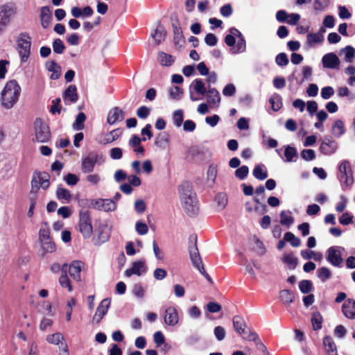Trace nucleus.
Masks as SVG:
<instances>
[{
  "instance_id": "f257e3e1",
  "label": "nucleus",
  "mask_w": 355,
  "mask_h": 355,
  "mask_svg": "<svg viewBox=\"0 0 355 355\" xmlns=\"http://www.w3.org/2000/svg\"><path fill=\"white\" fill-rule=\"evenodd\" d=\"M179 195L181 205L186 213L190 216L197 214L198 211V200L191 184L189 182L181 184L179 188Z\"/></svg>"
},
{
  "instance_id": "f03ea898",
  "label": "nucleus",
  "mask_w": 355,
  "mask_h": 355,
  "mask_svg": "<svg viewBox=\"0 0 355 355\" xmlns=\"http://www.w3.org/2000/svg\"><path fill=\"white\" fill-rule=\"evenodd\" d=\"M21 87L15 80L8 81L1 92V105L10 109L17 102Z\"/></svg>"
},
{
  "instance_id": "7ed1b4c3",
  "label": "nucleus",
  "mask_w": 355,
  "mask_h": 355,
  "mask_svg": "<svg viewBox=\"0 0 355 355\" xmlns=\"http://www.w3.org/2000/svg\"><path fill=\"white\" fill-rule=\"evenodd\" d=\"M338 178L343 187H350L354 183L352 167L348 160H343L338 166Z\"/></svg>"
},
{
  "instance_id": "20e7f679",
  "label": "nucleus",
  "mask_w": 355,
  "mask_h": 355,
  "mask_svg": "<svg viewBox=\"0 0 355 355\" xmlns=\"http://www.w3.org/2000/svg\"><path fill=\"white\" fill-rule=\"evenodd\" d=\"M78 230L83 236L88 239L93 233L92 218L90 212L87 209H80L79 211Z\"/></svg>"
},
{
  "instance_id": "39448f33",
  "label": "nucleus",
  "mask_w": 355,
  "mask_h": 355,
  "mask_svg": "<svg viewBox=\"0 0 355 355\" xmlns=\"http://www.w3.org/2000/svg\"><path fill=\"white\" fill-rule=\"evenodd\" d=\"M17 48L21 62L28 60L31 53V39L26 33H21L17 40Z\"/></svg>"
},
{
  "instance_id": "423d86ee",
  "label": "nucleus",
  "mask_w": 355,
  "mask_h": 355,
  "mask_svg": "<svg viewBox=\"0 0 355 355\" xmlns=\"http://www.w3.org/2000/svg\"><path fill=\"white\" fill-rule=\"evenodd\" d=\"M17 13L16 6L10 3L0 7V31L7 26Z\"/></svg>"
},
{
  "instance_id": "0eeeda50",
  "label": "nucleus",
  "mask_w": 355,
  "mask_h": 355,
  "mask_svg": "<svg viewBox=\"0 0 355 355\" xmlns=\"http://www.w3.org/2000/svg\"><path fill=\"white\" fill-rule=\"evenodd\" d=\"M34 127L36 141L40 143L48 142L51 138L49 126L41 119H36Z\"/></svg>"
},
{
  "instance_id": "6e6552de",
  "label": "nucleus",
  "mask_w": 355,
  "mask_h": 355,
  "mask_svg": "<svg viewBox=\"0 0 355 355\" xmlns=\"http://www.w3.org/2000/svg\"><path fill=\"white\" fill-rule=\"evenodd\" d=\"M50 185L49 175L45 172H35L31 181V193H37L40 186L46 189Z\"/></svg>"
},
{
  "instance_id": "1a4fd4ad",
  "label": "nucleus",
  "mask_w": 355,
  "mask_h": 355,
  "mask_svg": "<svg viewBox=\"0 0 355 355\" xmlns=\"http://www.w3.org/2000/svg\"><path fill=\"white\" fill-rule=\"evenodd\" d=\"M344 248L341 246H331L327 250V260L332 266L340 268L342 266L343 259L342 257V252Z\"/></svg>"
},
{
  "instance_id": "9d476101",
  "label": "nucleus",
  "mask_w": 355,
  "mask_h": 355,
  "mask_svg": "<svg viewBox=\"0 0 355 355\" xmlns=\"http://www.w3.org/2000/svg\"><path fill=\"white\" fill-rule=\"evenodd\" d=\"M338 149V142L331 136H325L321 141V144L319 147L320 152L326 156H330L334 154Z\"/></svg>"
},
{
  "instance_id": "9b49d317",
  "label": "nucleus",
  "mask_w": 355,
  "mask_h": 355,
  "mask_svg": "<svg viewBox=\"0 0 355 355\" xmlns=\"http://www.w3.org/2000/svg\"><path fill=\"white\" fill-rule=\"evenodd\" d=\"M90 206L99 211L105 212L113 211L116 209V204L111 199H94L91 200Z\"/></svg>"
},
{
  "instance_id": "f8f14e48",
  "label": "nucleus",
  "mask_w": 355,
  "mask_h": 355,
  "mask_svg": "<svg viewBox=\"0 0 355 355\" xmlns=\"http://www.w3.org/2000/svg\"><path fill=\"white\" fill-rule=\"evenodd\" d=\"M207 89L208 88L207 86H206V83H204L202 79L196 78L193 80L190 85V99L192 101H197L202 99V98L195 96L192 90L200 96H204L206 94Z\"/></svg>"
},
{
  "instance_id": "ddd939ff",
  "label": "nucleus",
  "mask_w": 355,
  "mask_h": 355,
  "mask_svg": "<svg viewBox=\"0 0 355 355\" xmlns=\"http://www.w3.org/2000/svg\"><path fill=\"white\" fill-rule=\"evenodd\" d=\"M101 156L96 152L92 151L88 153L87 156L83 158L81 171L85 173H91L94 171L96 163Z\"/></svg>"
},
{
  "instance_id": "4468645a",
  "label": "nucleus",
  "mask_w": 355,
  "mask_h": 355,
  "mask_svg": "<svg viewBox=\"0 0 355 355\" xmlns=\"http://www.w3.org/2000/svg\"><path fill=\"white\" fill-rule=\"evenodd\" d=\"M189 252L193 266L197 268L202 275H205V268L197 248L196 237H195V243L189 247Z\"/></svg>"
},
{
  "instance_id": "2eb2a0df",
  "label": "nucleus",
  "mask_w": 355,
  "mask_h": 355,
  "mask_svg": "<svg viewBox=\"0 0 355 355\" xmlns=\"http://www.w3.org/2000/svg\"><path fill=\"white\" fill-rule=\"evenodd\" d=\"M322 67L327 69L338 70L340 68V60L335 53L324 54L321 60Z\"/></svg>"
},
{
  "instance_id": "dca6fc26",
  "label": "nucleus",
  "mask_w": 355,
  "mask_h": 355,
  "mask_svg": "<svg viewBox=\"0 0 355 355\" xmlns=\"http://www.w3.org/2000/svg\"><path fill=\"white\" fill-rule=\"evenodd\" d=\"M230 32L237 35L238 40L236 46L231 49V53L232 54H237L244 52L246 49V43L242 33L236 28H231Z\"/></svg>"
},
{
  "instance_id": "f3484780",
  "label": "nucleus",
  "mask_w": 355,
  "mask_h": 355,
  "mask_svg": "<svg viewBox=\"0 0 355 355\" xmlns=\"http://www.w3.org/2000/svg\"><path fill=\"white\" fill-rule=\"evenodd\" d=\"M111 304L110 298L103 299L98 306L96 313L93 316V322L99 323L107 313Z\"/></svg>"
},
{
  "instance_id": "a211bd4d",
  "label": "nucleus",
  "mask_w": 355,
  "mask_h": 355,
  "mask_svg": "<svg viewBox=\"0 0 355 355\" xmlns=\"http://www.w3.org/2000/svg\"><path fill=\"white\" fill-rule=\"evenodd\" d=\"M164 323L168 326L174 327L179 322V315L174 306H169L166 309L164 315Z\"/></svg>"
},
{
  "instance_id": "6ab92c4d",
  "label": "nucleus",
  "mask_w": 355,
  "mask_h": 355,
  "mask_svg": "<svg viewBox=\"0 0 355 355\" xmlns=\"http://www.w3.org/2000/svg\"><path fill=\"white\" fill-rule=\"evenodd\" d=\"M63 101L65 105L76 103L78 99L77 88L74 85H70L62 94Z\"/></svg>"
},
{
  "instance_id": "aec40b11",
  "label": "nucleus",
  "mask_w": 355,
  "mask_h": 355,
  "mask_svg": "<svg viewBox=\"0 0 355 355\" xmlns=\"http://www.w3.org/2000/svg\"><path fill=\"white\" fill-rule=\"evenodd\" d=\"M146 266L144 261H135L132 264L130 268L127 269L125 271V275L128 277H131L132 275L141 276L146 273Z\"/></svg>"
},
{
  "instance_id": "412c9836",
  "label": "nucleus",
  "mask_w": 355,
  "mask_h": 355,
  "mask_svg": "<svg viewBox=\"0 0 355 355\" xmlns=\"http://www.w3.org/2000/svg\"><path fill=\"white\" fill-rule=\"evenodd\" d=\"M124 119V112L118 107H115L110 110L107 117V122L113 125L118 121H121Z\"/></svg>"
},
{
  "instance_id": "4be33fe9",
  "label": "nucleus",
  "mask_w": 355,
  "mask_h": 355,
  "mask_svg": "<svg viewBox=\"0 0 355 355\" xmlns=\"http://www.w3.org/2000/svg\"><path fill=\"white\" fill-rule=\"evenodd\" d=\"M342 311L348 319H355V300H347L342 306Z\"/></svg>"
},
{
  "instance_id": "5701e85b",
  "label": "nucleus",
  "mask_w": 355,
  "mask_h": 355,
  "mask_svg": "<svg viewBox=\"0 0 355 355\" xmlns=\"http://www.w3.org/2000/svg\"><path fill=\"white\" fill-rule=\"evenodd\" d=\"M173 41L175 46H182L185 42L182 31L178 21L173 22Z\"/></svg>"
},
{
  "instance_id": "b1692460",
  "label": "nucleus",
  "mask_w": 355,
  "mask_h": 355,
  "mask_svg": "<svg viewBox=\"0 0 355 355\" xmlns=\"http://www.w3.org/2000/svg\"><path fill=\"white\" fill-rule=\"evenodd\" d=\"M52 12L49 7L43 6L41 8L40 19L41 25L44 28L49 27L52 21Z\"/></svg>"
},
{
  "instance_id": "393cba45",
  "label": "nucleus",
  "mask_w": 355,
  "mask_h": 355,
  "mask_svg": "<svg viewBox=\"0 0 355 355\" xmlns=\"http://www.w3.org/2000/svg\"><path fill=\"white\" fill-rule=\"evenodd\" d=\"M166 35V31L164 27L161 24H158L155 31L150 34L156 45H159L163 42L165 40Z\"/></svg>"
},
{
  "instance_id": "a878e982",
  "label": "nucleus",
  "mask_w": 355,
  "mask_h": 355,
  "mask_svg": "<svg viewBox=\"0 0 355 355\" xmlns=\"http://www.w3.org/2000/svg\"><path fill=\"white\" fill-rule=\"evenodd\" d=\"M83 264L81 261H74L69 266H68L70 276L77 282L80 281V272Z\"/></svg>"
},
{
  "instance_id": "bb28decb",
  "label": "nucleus",
  "mask_w": 355,
  "mask_h": 355,
  "mask_svg": "<svg viewBox=\"0 0 355 355\" xmlns=\"http://www.w3.org/2000/svg\"><path fill=\"white\" fill-rule=\"evenodd\" d=\"M49 71L52 72L51 79L57 80L61 76V67L53 60H48L45 64Z\"/></svg>"
},
{
  "instance_id": "cd10ccee",
  "label": "nucleus",
  "mask_w": 355,
  "mask_h": 355,
  "mask_svg": "<svg viewBox=\"0 0 355 355\" xmlns=\"http://www.w3.org/2000/svg\"><path fill=\"white\" fill-rule=\"evenodd\" d=\"M67 270L68 265L67 263H64L62 266V275L59 279V283L62 288H67L68 291L71 292L72 291V286L67 275Z\"/></svg>"
},
{
  "instance_id": "c85d7f7f",
  "label": "nucleus",
  "mask_w": 355,
  "mask_h": 355,
  "mask_svg": "<svg viewBox=\"0 0 355 355\" xmlns=\"http://www.w3.org/2000/svg\"><path fill=\"white\" fill-rule=\"evenodd\" d=\"M323 345L328 355H338L337 346L331 336H325Z\"/></svg>"
},
{
  "instance_id": "c756f323",
  "label": "nucleus",
  "mask_w": 355,
  "mask_h": 355,
  "mask_svg": "<svg viewBox=\"0 0 355 355\" xmlns=\"http://www.w3.org/2000/svg\"><path fill=\"white\" fill-rule=\"evenodd\" d=\"M121 132L119 129L112 130L109 133L105 135L101 139H98V142L101 144H107L116 140L121 135Z\"/></svg>"
},
{
  "instance_id": "7c9ffc66",
  "label": "nucleus",
  "mask_w": 355,
  "mask_h": 355,
  "mask_svg": "<svg viewBox=\"0 0 355 355\" xmlns=\"http://www.w3.org/2000/svg\"><path fill=\"white\" fill-rule=\"evenodd\" d=\"M56 198L62 203L69 202L71 200L70 191L63 188L61 185L58 186L56 190Z\"/></svg>"
},
{
  "instance_id": "2f4dec72",
  "label": "nucleus",
  "mask_w": 355,
  "mask_h": 355,
  "mask_svg": "<svg viewBox=\"0 0 355 355\" xmlns=\"http://www.w3.org/2000/svg\"><path fill=\"white\" fill-rule=\"evenodd\" d=\"M207 102L209 104L213 105H218L219 104L220 101V97L219 92L218 90L215 88H211L209 86H207Z\"/></svg>"
},
{
  "instance_id": "473e14b6",
  "label": "nucleus",
  "mask_w": 355,
  "mask_h": 355,
  "mask_svg": "<svg viewBox=\"0 0 355 355\" xmlns=\"http://www.w3.org/2000/svg\"><path fill=\"white\" fill-rule=\"evenodd\" d=\"M324 40V37L316 33H308L306 35V45L309 47H313L317 44H321Z\"/></svg>"
},
{
  "instance_id": "72a5a7b5",
  "label": "nucleus",
  "mask_w": 355,
  "mask_h": 355,
  "mask_svg": "<svg viewBox=\"0 0 355 355\" xmlns=\"http://www.w3.org/2000/svg\"><path fill=\"white\" fill-rule=\"evenodd\" d=\"M340 55H344V60L346 62H353L355 58V49L352 46H347L339 51Z\"/></svg>"
},
{
  "instance_id": "f704fd0d",
  "label": "nucleus",
  "mask_w": 355,
  "mask_h": 355,
  "mask_svg": "<svg viewBox=\"0 0 355 355\" xmlns=\"http://www.w3.org/2000/svg\"><path fill=\"white\" fill-rule=\"evenodd\" d=\"M279 300L285 305H289L294 302L295 295L290 290L284 289L279 292Z\"/></svg>"
},
{
  "instance_id": "c9c22d12",
  "label": "nucleus",
  "mask_w": 355,
  "mask_h": 355,
  "mask_svg": "<svg viewBox=\"0 0 355 355\" xmlns=\"http://www.w3.org/2000/svg\"><path fill=\"white\" fill-rule=\"evenodd\" d=\"M331 132L335 137L340 138L345 132L344 123L342 120H336L331 127Z\"/></svg>"
},
{
  "instance_id": "e433bc0d",
  "label": "nucleus",
  "mask_w": 355,
  "mask_h": 355,
  "mask_svg": "<svg viewBox=\"0 0 355 355\" xmlns=\"http://www.w3.org/2000/svg\"><path fill=\"white\" fill-rule=\"evenodd\" d=\"M280 223L282 225L289 227L294 223V218L292 216V213L290 210L282 211L280 213Z\"/></svg>"
},
{
  "instance_id": "4c0bfd02",
  "label": "nucleus",
  "mask_w": 355,
  "mask_h": 355,
  "mask_svg": "<svg viewBox=\"0 0 355 355\" xmlns=\"http://www.w3.org/2000/svg\"><path fill=\"white\" fill-rule=\"evenodd\" d=\"M233 326L235 331L240 335L244 333L246 327L244 319L239 315H236L232 320Z\"/></svg>"
},
{
  "instance_id": "58836bf2",
  "label": "nucleus",
  "mask_w": 355,
  "mask_h": 355,
  "mask_svg": "<svg viewBox=\"0 0 355 355\" xmlns=\"http://www.w3.org/2000/svg\"><path fill=\"white\" fill-rule=\"evenodd\" d=\"M252 174L255 178L263 180L268 178V172L263 164L256 165L253 169Z\"/></svg>"
},
{
  "instance_id": "ea45409f",
  "label": "nucleus",
  "mask_w": 355,
  "mask_h": 355,
  "mask_svg": "<svg viewBox=\"0 0 355 355\" xmlns=\"http://www.w3.org/2000/svg\"><path fill=\"white\" fill-rule=\"evenodd\" d=\"M300 254H301L302 257L305 260H309V259H313L315 261H320L323 258L322 253L315 252L313 250H302Z\"/></svg>"
},
{
  "instance_id": "a19ab883",
  "label": "nucleus",
  "mask_w": 355,
  "mask_h": 355,
  "mask_svg": "<svg viewBox=\"0 0 355 355\" xmlns=\"http://www.w3.org/2000/svg\"><path fill=\"white\" fill-rule=\"evenodd\" d=\"M282 261L287 265L289 269L293 270L297 265V259L292 253L284 254Z\"/></svg>"
},
{
  "instance_id": "79ce46f5",
  "label": "nucleus",
  "mask_w": 355,
  "mask_h": 355,
  "mask_svg": "<svg viewBox=\"0 0 355 355\" xmlns=\"http://www.w3.org/2000/svg\"><path fill=\"white\" fill-rule=\"evenodd\" d=\"M215 201L218 211L224 209L228 202L227 194L223 192L218 193L215 197Z\"/></svg>"
},
{
  "instance_id": "37998d69",
  "label": "nucleus",
  "mask_w": 355,
  "mask_h": 355,
  "mask_svg": "<svg viewBox=\"0 0 355 355\" xmlns=\"http://www.w3.org/2000/svg\"><path fill=\"white\" fill-rule=\"evenodd\" d=\"M158 60L162 66L169 67L173 64L175 58L164 52H159L158 54Z\"/></svg>"
},
{
  "instance_id": "c03bdc74",
  "label": "nucleus",
  "mask_w": 355,
  "mask_h": 355,
  "mask_svg": "<svg viewBox=\"0 0 355 355\" xmlns=\"http://www.w3.org/2000/svg\"><path fill=\"white\" fill-rule=\"evenodd\" d=\"M100 231L98 234V239L101 242L107 241L110 236L111 229L108 227L107 223L105 222L101 225Z\"/></svg>"
},
{
  "instance_id": "a18cd8bd",
  "label": "nucleus",
  "mask_w": 355,
  "mask_h": 355,
  "mask_svg": "<svg viewBox=\"0 0 355 355\" xmlns=\"http://www.w3.org/2000/svg\"><path fill=\"white\" fill-rule=\"evenodd\" d=\"M269 102L271 104L272 109L275 112L280 110L282 106V98L280 95L277 94H273L270 97Z\"/></svg>"
},
{
  "instance_id": "49530a36",
  "label": "nucleus",
  "mask_w": 355,
  "mask_h": 355,
  "mask_svg": "<svg viewBox=\"0 0 355 355\" xmlns=\"http://www.w3.org/2000/svg\"><path fill=\"white\" fill-rule=\"evenodd\" d=\"M284 241L290 243L293 247H299L301 244L300 239L295 236L292 232H286L284 236Z\"/></svg>"
},
{
  "instance_id": "de8ad7c7",
  "label": "nucleus",
  "mask_w": 355,
  "mask_h": 355,
  "mask_svg": "<svg viewBox=\"0 0 355 355\" xmlns=\"http://www.w3.org/2000/svg\"><path fill=\"white\" fill-rule=\"evenodd\" d=\"M42 248L45 253H52L55 250V245L51 239L40 241Z\"/></svg>"
},
{
  "instance_id": "09e8293b",
  "label": "nucleus",
  "mask_w": 355,
  "mask_h": 355,
  "mask_svg": "<svg viewBox=\"0 0 355 355\" xmlns=\"http://www.w3.org/2000/svg\"><path fill=\"white\" fill-rule=\"evenodd\" d=\"M331 273L330 270L325 266L321 267L317 270V277L322 282H325L331 277Z\"/></svg>"
},
{
  "instance_id": "8fccbe9b",
  "label": "nucleus",
  "mask_w": 355,
  "mask_h": 355,
  "mask_svg": "<svg viewBox=\"0 0 355 355\" xmlns=\"http://www.w3.org/2000/svg\"><path fill=\"white\" fill-rule=\"evenodd\" d=\"M86 119V116L83 112H80L76 119L75 123L73 124V128L75 130H81L84 128V122Z\"/></svg>"
},
{
  "instance_id": "3c124183",
  "label": "nucleus",
  "mask_w": 355,
  "mask_h": 355,
  "mask_svg": "<svg viewBox=\"0 0 355 355\" xmlns=\"http://www.w3.org/2000/svg\"><path fill=\"white\" fill-rule=\"evenodd\" d=\"M39 238L40 241L51 239L50 230L46 223H44L42 224L39 232Z\"/></svg>"
},
{
  "instance_id": "603ef678",
  "label": "nucleus",
  "mask_w": 355,
  "mask_h": 355,
  "mask_svg": "<svg viewBox=\"0 0 355 355\" xmlns=\"http://www.w3.org/2000/svg\"><path fill=\"white\" fill-rule=\"evenodd\" d=\"M284 155L286 161L291 162L293 161V158L297 157V150L295 148L290 146H287L285 148Z\"/></svg>"
},
{
  "instance_id": "864d4df0",
  "label": "nucleus",
  "mask_w": 355,
  "mask_h": 355,
  "mask_svg": "<svg viewBox=\"0 0 355 355\" xmlns=\"http://www.w3.org/2000/svg\"><path fill=\"white\" fill-rule=\"evenodd\" d=\"M52 47L54 53L58 54H62L65 49V46L63 42L59 38L55 39L53 42Z\"/></svg>"
},
{
  "instance_id": "5fc2aeb1",
  "label": "nucleus",
  "mask_w": 355,
  "mask_h": 355,
  "mask_svg": "<svg viewBox=\"0 0 355 355\" xmlns=\"http://www.w3.org/2000/svg\"><path fill=\"white\" fill-rule=\"evenodd\" d=\"M64 337L60 333H55L53 334L49 335L46 337L47 342L53 345H58L60 343H62Z\"/></svg>"
},
{
  "instance_id": "6e6d98bb",
  "label": "nucleus",
  "mask_w": 355,
  "mask_h": 355,
  "mask_svg": "<svg viewBox=\"0 0 355 355\" xmlns=\"http://www.w3.org/2000/svg\"><path fill=\"white\" fill-rule=\"evenodd\" d=\"M311 322L315 330L321 329L322 316L318 312H315L312 314Z\"/></svg>"
},
{
  "instance_id": "4d7b16f0",
  "label": "nucleus",
  "mask_w": 355,
  "mask_h": 355,
  "mask_svg": "<svg viewBox=\"0 0 355 355\" xmlns=\"http://www.w3.org/2000/svg\"><path fill=\"white\" fill-rule=\"evenodd\" d=\"M299 288L303 293H309L313 288L312 282L310 280H302L299 284Z\"/></svg>"
},
{
  "instance_id": "13d9d810",
  "label": "nucleus",
  "mask_w": 355,
  "mask_h": 355,
  "mask_svg": "<svg viewBox=\"0 0 355 355\" xmlns=\"http://www.w3.org/2000/svg\"><path fill=\"white\" fill-rule=\"evenodd\" d=\"M184 113L182 110H175L173 112V119L177 127H180L183 121Z\"/></svg>"
},
{
  "instance_id": "bf43d9fd",
  "label": "nucleus",
  "mask_w": 355,
  "mask_h": 355,
  "mask_svg": "<svg viewBox=\"0 0 355 355\" xmlns=\"http://www.w3.org/2000/svg\"><path fill=\"white\" fill-rule=\"evenodd\" d=\"M182 94V89L178 86L172 87L169 90V94L171 98L175 100L180 99Z\"/></svg>"
},
{
  "instance_id": "052dcab7",
  "label": "nucleus",
  "mask_w": 355,
  "mask_h": 355,
  "mask_svg": "<svg viewBox=\"0 0 355 355\" xmlns=\"http://www.w3.org/2000/svg\"><path fill=\"white\" fill-rule=\"evenodd\" d=\"M135 230L138 234L145 235L148 232V227L145 223L139 220L135 224Z\"/></svg>"
},
{
  "instance_id": "680f3d73",
  "label": "nucleus",
  "mask_w": 355,
  "mask_h": 355,
  "mask_svg": "<svg viewBox=\"0 0 355 355\" xmlns=\"http://www.w3.org/2000/svg\"><path fill=\"white\" fill-rule=\"evenodd\" d=\"M276 64L280 67L286 66L288 64V58L286 53H280L275 58Z\"/></svg>"
},
{
  "instance_id": "e2e57ef3",
  "label": "nucleus",
  "mask_w": 355,
  "mask_h": 355,
  "mask_svg": "<svg viewBox=\"0 0 355 355\" xmlns=\"http://www.w3.org/2000/svg\"><path fill=\"white\" fill-rule=\"evenodd\" d=\"M301 157L306 161H312L315 158V153L312 149H304L301 152Z\"/></svg>"
},
{
  "instance_id": "0e129e2a",
  "label": "nucleus",
  "mask_w": 355,
  "mask_h": 355,
  "mask_svg": "<svg viewBox=\"0 0 355 355\" xmlns=\"http://www.w3.org/2000/svg\"><path fill=\"white\" fill-rule=\"evenodd\" d=\"M249 173V169L247 166H242L237 168L235 171V176L240 180H244Z\"/></svg>"
},
{
  "instance_id": "69168bd1",
  "label": "nucleus",
  "mask_w": 355,
  "mask_h": 355,
  "mask_svg": "<svg viewBox=\"0 0 355 355\" xmlns=\"http://www.w3.org/2000/svg\"><path fill=\"white\" fill-rule=\"evenodd\" d=\"M217 166L214 164H211L207 170L208 180H211L212 182H214L217 177Z\"/></svg>"
},
{
  "instance_id": "338daca9",
  "label": "nucleus",
  "mask_w": 355,
  "mask_h": 355,
  "mask_svg": "<svg viewBox=\"0 0 355 355\" xmlns=\"http://www.w3.org/2000/svg\"><path fill=\"white\" fill-rule=\"evenodd\" d=\"M64 180L69 186H74L78 182L79 178L77 175L73 173H68L64 176Z\"/></svg>"
},
{
  "instance_id": "774afa93",
  "label": "nucleus",
  "mask_w": 355,
  "mask_h": 355,
  "mask_svg": "<svg viewBox=\"0 0 355 355\" xmlns=\"http://www.w3.org/2000/svg\"><path fill=\"white\" fill-rule=\"evenodd\" d=\"M334 94V89L331 86L324 87L321 89V96L327 100L330 98Z\"/></svg>"
}]
</instances>
